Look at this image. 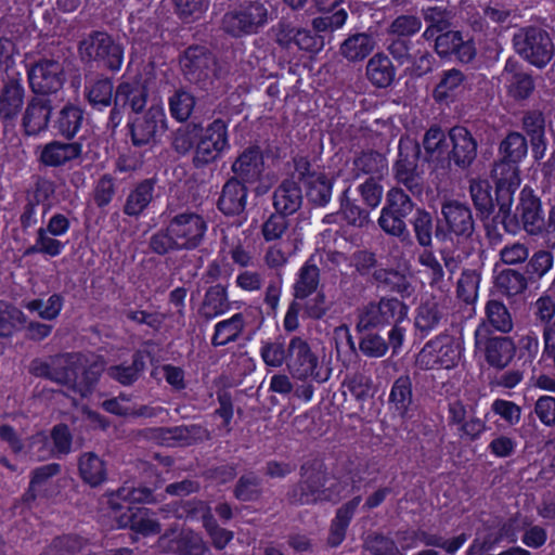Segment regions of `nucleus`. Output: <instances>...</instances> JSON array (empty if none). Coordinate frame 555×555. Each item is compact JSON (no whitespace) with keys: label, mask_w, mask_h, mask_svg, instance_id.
Here are the masks:
<instances>
[{"label":"nucleus","mask_w":555,"mask_h":555,"mask_svg":"<svg viewBox=\"0 0 555 555\" xmlns=\"http://www.w3.org/2000/svg\"><path fill=\"white\" fill-rule=\"evenodd\" d=\"M409 307L397 297H380L377 301H370L357 313L356 330L359 333L383 331L389 328L387 337L391 344L392 354H397L402 347L406 325Z\"/></svg>","instance_id":"obj_1"},{"label":"nucleus","mask_w":555,"mask_h":555,"mask_svg":"<svg viewBox=\"0 0 555 555\" xmlns=\"http://www.w3.org/2000/svg\"><path fill=\"white\" fill-rule=\"evenodd\" d=\"M300 479L286 493L291 505H314L319 502H337L338 485L326 487L327 473L324 465L317 460L305 462L299 470Z\"/></svg>","instance_id":"obj_2"},{"label":"nucleus","mask_w":555,"mask_h":555,"mask_svg":"<svg viewBox=\"0 0 555 555\" xmlns=\"http://www.w3.org/2000/svg\"><path fill=\"white\" fill-rule=\"evenodd\" d=\"M77 50L85 64L111 73H117L122 67L125 47L106 30H91L78 42Z\"/></svg>","instance_id":"obj_3"},{"label":"nucleus","mask_w":555,"mask_h":555,"mask_svg":"<svg viewBox=\"0 0 555 555\" xmlns=\"http://www.w3.org/2000/svg\"><path fill=\"white\" fill-rule=\"evenodd\" d=\"M268 0H244L227 11L220 21V29L234 39L259 34L270 21Z\"/></svg>","instance_id":"obj_4"},{"label":"nucleus","mask_w":555,"mask_h":555,"mask_svg":"<svg viewBox=\"0 0 555 555\" xmlns=\"http://www.w3.org/2000/svg\"><path fill=\"white\" fill-rule=\"evenodd\" d=\"M179 65L186 81L201 90H210L218 79L219 62L204 44H191L179 55Z\"/></svg>","instance_id":"obj_5"},{"label":"nucleus","mask_w":555,"mask_h":555,"mask_svg":"<svg viewBox=\"0 0 555 555\" xmlns=\"http://www.w3.org/2000/svg\"><path fill=\"white\" fill-rule=\"evenodd\" d=\"M440 216L435 229L438 241H447L452 236L459 242L472 240L476 232V220L467 203L444 198L440 204Z\"/></svg>","instance_id":"obj_6"},{"label":"nucleus","mask_w":555,"mask_h":555,"mask_svg":"<svg viewBox=\"0 0 555 555\" xmlns=\"http://www.w3.org/2000/svg\"><path fill=\"white\" fill-rule=\"evenodd\" d=\"M518 55L537 68H544L553 59L554 43L550 34L538 26L520 28L513 37Z\"/></svg>","instance_id":"obj_7"},{"label":"nucleus","mask_w":555,"mask_h":555,"mask_svg":"<svg viewBox=\"0 0 555 555\" xmlns=\"http://www.w3.org/2000/svg\"><path fill=\"white\" fill-rule=\"evenodd\" d=\"M415 204L401 189H391L387 193L386 204L378 218V225L388 235L398 237L402 243H411L410 232L404 219L414 210Z\"/></svg>","instance_id":"obj_8"},{"label":"nucleus","mask_w":555,"mask_h":555,"mask_svg":"<svg viewBox=\"0 0 555 555\" xmlns=\"http://www.w3.org/2000/svg\"><path fill=\"white\" fill-rule=\"evenodd\" d=\"M475 347L485 358L487 364L499 371L507 367L516 356V344L512 337L495 335L485 322L475 331Z\"/></svg>","instance_id":"obj_9"},{"label":"nucleus","mask_w":555,"mask_h":555,"mask_svg":"<svg viewBox=\"0 0 555 555\" xmlns=\"http://www.w3.org/2000/svg\"><path fill=\"white\" fill-rule=\"evenodd\" d=\"M286 367L293 378L307 380L311 378L321 384L328 379L330 372L321 374L318 356L312 351L307 340L294 336L288 343Z\"/></svg>","instance_id":"obj_10"},{"label":"nucleus","mask_w":555,"mask_h":555,"mask_svg":"<svg viewBox=\"0 0 555 555\" xmlns=\"http://www.w3.org/2000/svg\"><path fill=\"white\" fill-rule=\"evenodd\" d=\"M27 78L33 93L44 98L56 94L66 81L63 64L47 57H41L30 65Z\"/></svg>","instance_id":"obj_11"},{"label":"nucleus","mask_w":555,"mask_h":555,"mask_svg":"<svg viewBox=\"0 0 555 555\" xmlns=\"http://www.w3.org/2000/svg\"><path fill=\"white\" fill-rule=\"evenodd\" d=\"M229 147L228 126L218 118L207 126L201 134L194 150L192 164L196 169L205 168L215 163Z\"/></svg>","instance_id":"obj_12"},{"label":"nucleus","mask_w":555,"mask_h":555,"mask_svg":"<svg viewBox=\"0 0 555 555\" xmlns=\"http://www.w3.org/2000/svg\"><path fill=\"white\" fill-rule=\"evenodd\" d=\"M128 127L134 146L155 144L167 130L164 108L160 105H152L129 121Z\"/></svg>","instance_id":"obj_13"},{"label":"nucleus","mask_w":555,"mask_h":555,"mask_svg":"<svg viewBox=\"0 0 555 555\" xmlns=\"http://www.w3.org/2000/svg\"><path fill=\"white\" fill-rule=\"evenodd\" d=\"M168 225L169 233L175 236L182 250L198 247L207 230V223L203 217L191 211L176 215L169 220Z\"/></svg>","instance_id":"obj_14"},{"label":"nucleus","mask_w":555,"mask_h":555,"mask_svg":"<svg viewBox=\"0 0 555 555\" xmlns=\"http://www.w3.org/2000/svg\"><path fill=\"white\" fill-rule=\"evenodd\" d=\"M26 89L20 74L8 76L0 89V122L14 126L25 107Z\"/></svg>","instance_id":"obj_15"},{"label":"nucleus","mask_w":555,"mask_h":555,"mask_svg":"<svg viewBox=\"0 0 555 555\" xmlns=\"http://www.w3.org/2000/svg\"><path fill=\"white\" fill-rule=\"evenodd\" d=\"M450 146L448 164L453 163L462 170L468 169L477 157L478 143L472 132L462 126L452 127L448 132Z\"/></svg>","instance_id":"obj_16"},{"label":"nucleus","mask_w":555,"mask_h":555,"mask_svg":"<svg viewBox=\"0 0 555 555\" xmlns=\"http://www.w3.org/2000/svg\"><path fill=\"white\" fill-rule=\"evenodd\" d=\"M53 106L50 98L34 94L22 113V127L25 135L34 137L48 130Z\"/></svg>","instance_id":"obj_17"},{"label":"nucleus","mask_w":555,"mask_h":555,"mask_svg":"<svg viewBox=\"0 0 555 555\" xmlns=\"http://www.w3.org/2000/svg\"><path fill=\"white\" fill-rule=\"evenodd\" d=\"M516 208L522 229L530 235L541 234L544 227L541 201L531 188L525 186L520 191Z\"/></svg>","instance_id":"obj_18"},{"label":"nucleus","mask_w":555,"mask_h":555,"mask_svg":"<svg viewBox=\"0 0 555 555\" xmlns=\"http://www.w3.org/2000/svg\"><path fill=\"white\" fill-rule=\"evenodd\" d=\"M231 170L238 182L255 183L260 180L264 171V160L259 146L246 147L233 162Z\"/></svg>","instance_id":"obj_19"},{"label":"nucleus","mask_w":555,"mask_h":555,"mask_svg":"<svg viewBox=\"0 0 555 555\" xmlns=\"http://www.w3.org/2000/svg\"><path fill=\"white\" fill-rule=\"evenodd\" d=\"M158 545L176 555H205L209 551L201 534L193 530H183L173 539H169V532L165 531L158 539Z\"/></svg>","instance_id":"obj_20"},{"label":"nucleus","mask_w":555,"mask_h":555,"mask_svg":"<svg viewBox=\"0 0 555 555\" xmlns=\"http://www.w3.org/2000/svg\"><path fill=\"white\" fill-rule=\"evenodd\" d=\"M81 155L82 143L53 140L41 147L38 160L47 167H62L80 158Z\"/></svg>","instance_id":"obj_21"},{"label":"nucleus","mask_w":555,"mask_h":555,"mask_svg":"<svg viewBox=\"0 0 555 555\" xmlns=\"http://www.w3.org/2000/svg\"><path fill=\"white\" fill-rule=\"evenodd\" d=\"M248 189L236 178H230L222 186L217 208L228 217L241 216L247 205Z\"/></svg>","instance_id":"obj_22"},{"label":"nucleus","mask_w":555,"mask_h":555,"mask_svg":"<svg viewBox=\"0 0 555 555\" xmlns=\"http://www.w3.org/2000/svg\"><path fill=\"white\" fill-rule=\"evenodd\" d=\"M302 191L294 178L284 179L274 190L272 205L275 211L287 217L297 212L302 205Z\"/></svg>","instance_id":"obj_23"},{"label":"nucleus","mask_w":555,"mask_h":555,"mask_svg":"<svg viewBox=\"0 0 555 555\" xmlns=\"http://www.w3.org/2000/svg\"><path fill=\"white\" fill-rule=\"evenodd\" d=\"M352 172L354 178L364 175L367 179H383L388 172L387 158L375 150L362 151L353 157Z\"/></svg>","instance_id":"obj_24"},{"label":"nucleus","mask_w":555,"mask_h":555,"mask_svg":"<svg viewBox=\"0 0 555 555\" xmlns=\"http://www.w3.org/2000/svg\"><path fill=\"white\" fill-rule=\"evenodd\" d=\"M153 513L144 507H129L118 517L120 528H129L142 535L157 534L160 532V524L153 517Z\"/></svg>","instance_id":"obj_25"},{"label":"nucleus","mask_w":555,"mask_h":555,"mask_svg":"<svg viewBox=\"0 0 555 555\" xmlns=\"http://www.w3.org/2000/svg\"><path fill=\"white\" fill-rule=\"evenodd\" d=\"M522 130L530 138L533 155L537 159L544 157L546 150L545 117L541 111L532 109L524 113Z\"/></svg>","instance_id":"obj_26"},{"label":"nucleus","mask_w":555,"mask_h":555,"mask_svg":"<svg viewBox=\"0 0 555 555\" xmlns=\"http://www.w3.org/2000/svg\"><path fill=\"white\" fill-rule=\"evenodd\" d=\"M397 69L389 59L383 52L374 54L366 63V79L378 89L390 87L396 79Z\"/></svg>","instance_id":"obj_27"},{"label":"nucleus","mask_w":555,"mask_h":555,"mask_svg":"<svg viewBox=\"0 0 555 555\" xmlns=\"http://www.w3.org/2000/svg\"><path fill=\"white\" fill-rule=\"evenodd\" d=\"M82 357L78 353L55 356L53 382L76 393Z\"/></svg>","instance_id":"obj_28"},{"label":"nucleus","mask_w":555,"mask_h":555,"mask_svg":"<svg viewBox=\"0 0 555 555\" xmlns=\"http://www.w3.org/2000/svg\"><path fill=\"white\" fill-rule=\"evenodd\" d=\"M78 475L91 488H98L107 480L106 462L95 452H83L78 457Z\"/></svg>","instance_id":"obj_29"},{"label":"nucleus","mask_w":555,"mask_h":555,"mask_svg":"<svg viewBox=\"0 0 555 555\" xmlns=\"http://www.w3.org/2000/svg\"><path fill=\"white\" fill-rule=\"evenodd\" d=\"M465 75L456 68L443 70L439 82L433 90L431 96L439 105L453 103L463 88Z\"/></svg>","instance_id":"obj_30"},{"label":"nucleus","mask_w":555,"mask_h":555,"mask_svg":"<svg viewBox=\"0 0 555 555\" xmlns=\"http://www.w3.org/2000/svg\"><path fill=\"white\" fill-rule=\"evenodd\" d=\"M443 318V306L435 297H431L421 302L416 308L414 318L415 330L422 337H425L438 328Z\"/></svg>","instance_id":"obj_31"},{"label":"nucleus","mask_w":555,"mask_h":555,"mask_svg":"<svg viewBox=\"0 0 555 555\" xmlns=\"http://www.w3.org/2000/svg\"><path fill=\"white\" fill-rule=\"evenodd\" d=\"M149 89L139 81L120 82L115 91L116 106H129L135 114H141L146 106Z\"/></svg>","instance_id":"obj_32"},{"label":"nucleus","mask_w":555,"mask_h":555,"mask_svg":"<svg viewBox=\"0 0 555 555\" xmlns=\"http://www.w3.org/2000/svg\"><path fill=\"white\" fill-rule=\"evenodd\" d=\"M372 278L377 286H383L389 292L400 295V297L409 298L414 293V287L403 272L392 268L376 269Z\"/></svg>","instance_id":"obj_33"},{"label":"nucleus","mask_w":555,"mask_h":555,"mask_svg":"<svg viewBox=\"0 0 555 555\" xmlns=\"http://www.w3.org/2000/svg\"><path fill=\"white\" fill-rule=\"evenodd\" d=\"M422 145L425 150L424 162H448L450 141L440 126L434 125L426 130Z\"/></svg>","instance_id":"obj_34"},{"label":"nucleus","mask_w":555,"mask_h":555,"mask_svg":"<svg viewBox=\"0 0 555 555\" xmlns=\"http://www.w3.org/2000/svg\"><path fill=\"white\" fill-rule=\"evenodd\" d=\"M361 502V496H354L341 505L337 511L335 518L332 520L330 533L327 537V545L337 547L345 540L347 528Z\"/></svg>","instance_id":"obj_35"},{"label":"nucleus","mask_w":555,"mask_h":555,"mask_svg":"<svg viewBox=\"0 0 555 555\" xmlns=\"http://www.w3.org/2000/svg\"><path fill=\"white\" fill-rule=\"evenodd\" d=\"M375 48V40L367 33H357L346 38L340 47L339 53L348 62L357 63L366 59Z\"/></svg>","instance_id":"obj_36"},{"label":"nucleus","mask_w":555,"mask_h":555,"mask_svg":"<svg viewBox=\"0 0 555 555\" xmlns=\"http://www.w3.org/2000/svg\"><path fill=\"white\" fill-rule=\"evenodd\" d=\"M494 194L498 207V211L494 214L496 221H500L506 233L513 235L517 234L522 229V225L517 208L515 207V209H513L515 193H507L503 190L501 193Z\"/></svg>","instance_id":"obj_37"},{"label":"nucleus","mask_w":555,"mask_h":555,"mask_svg":"<svg viewBox=\"0 0 555 555\" xmlns=\"http://www.w3.org/2000/svg\"><path fill=\"white\" fill-rule=\"evenodd\" d=\"M519 163H511L501 156L494 163L492 178L495 180L494 193H501L503 190L507 193H515L520 185Z\"/></svg>","instance_id":"obj_38"},{"label":"nucleus","mask_w":555,"mask_h":555,"mask_svg":"<svg viewBox=\"0 0 555 555\" xmlns=\"http://www.w3.org/2000/svg\"><path fill=\"white\" fill-rule=\"evenodd\" d=\"M469 195L476 210L477 218L488 219L494 214L496 203L492 196V186L487 180H472Z\"/></svg>","instance_id":"obj_39"},{"label":"nucleus","mask_w":555,"mask_h":555,"mask_svg":"<svg viewBox=\"0 0 555 555\" xmlns=\"http://www.w3.org/2000/svg\"><path fill=\"white\" fill-rule=\"evenodd\" d=\"M398 149L395 176L418 172V160L422 155L421 144L416 140L401 138Z\"/></svg>","instance_id":"obj_40"},{"label":"nucleus","mask_w":555,"mask_h":555,"mask_svg":"<svg viewBox=\"0 0 555 555\" xmlns=\"http://www.w3.org/2000/svg\"><path fill=\"white\" fill-rule=\"evenodd\" d=\"M229 309L230 301L227 289L224 286L217 284L207 289L199 308V314L206 320H211L223 314Z\"/></svg>","instance_id":"obj_41"},{"label":"nucleus","mask_w":555,"mask_h":555,"mask_svg":"<svg viewBox=\"0 0 555 555\" xmlns=\"http://www.w3.org/2000/svg\"><path fill=\"white\" fill-rule=\"evenodd\" d=\"M83 121V111L74 104H66L54 122L57 133L70 141L79 131Z\"/></svg>","instance_id":"obj_42"},{"label":"nucleus","mask_w":555,"mask_h":555,"mask_svg":"<svg viewBox=\"0 0 555 555\" xmlns=\"http://www.w3.org/2000/svg\"><path fill=\"white\" fill-rule=\"evenodd\" d=\"M144 370V353L138 350L132 354L131 364L121 363L112 365L107 369V375L124 386H130L138 380Z\"/></svg>","instance_id":"obj_43"},{"label":"nucleus","mask_w":555,"mask_h":555,"mask_svg":"<svg viewBox=\"0 0 555 555\" xmlns=\"http://www.w3.org/2000/svg\"><path fill=\"white\" fill-rule=\"evenodd\" d=\"M334 177L321 173L304 184L306 197L314 207H325L332 199Z\"/></svg>","instance_id":"obj_44"},{"label":"nucleus","mask_w":555,"mask_h":555,"mask_svg":"<svg viewBox=\"0 0 555 555\" xmlns=\"http://www.w3.org/2000/svg\"><path fill=\"white\" fill-rule=\"evenodd\" d=\"M411 224L417 244L424 249L431 247L436 229L433 215L425 208H416Z\"/></svg>","instance_id":"obj_45"},{"label":"nucleus","mask_w":555,"mask_h":555,"mask_svg":"<svg viewBox=\"0 0 555 555\" xmlns=\"http://www.w3.org/2000/svg\"><path fill=\"white\" fill-rule=\"evenodd\" d=\"M263 494V480L255 472L243 474L236 481L233 495L241 502H256Z\"/></svg>","instance_id":"obj_46"},{"label":"nucleus","mask_w":555,"mask_h":555,"mask_svg":"<svg viewBox=\"0 0 555 555\" xmlns=\"http://www.w3.org/2000/svg\"><path fill=\"white\" fill-rule=\"evenodd\" d=\"M154 180L146 179L140 182L128 195L124 206V212L128 216L138 217L153 199Z\"/></svg>","instance_id":"obj_47"},{"label":"nucleus","mask_w":555,"mask_h":555,"mask_svg":"<svg viewBox=\"0 0 555 555\" xmlns=\"http://www.w3.org/2000/svg\"><path fill=\"white\" fill-rule=\"evenodd\" d=\"M529 283L528 279H526V273L515 269L498 271L494 280L496 288L506 296H515L524 293Z\"/></svg>","instance_id":"obj_48"},{"label":"nucleus","mask_w":555,"mask_h":555,"mask_svg":"<svg viewBox=\"0 0 555 555\" xmlns=\"http://www.w3.org/2000/svg\"><path fill=\"white\" fill-rule=\"evenodd\" d=\"M389 402L395 405L400 416H405L413 403L412 379L409 375L399 376L390 390Z\"/></svg>","instance_id":"obj_49"},{"label":"nucleus","mask_w":555,"mask_h":555,"mask_svg":"<svg viewBox=\"0 0 555 555\" xmlns=\"http://www.w3.org/2000/svg\"><path fill=\"white\" fill-rule=\"evenodd\" d=\"M202 132L203 127L199 122H186L176 130L172 139V149L179 155H186L195 150Z\"/></svg>","instance_id":"obj_50"},{"label":"nucleus","mask_w":555,"mask_h":555,"mask_svg":"<svg viewBox=\"0 0 555 555\" xmlns=\"http://www.w3.org/2000/svg\"><path fill=\"white\" fill-rule=\"evenodd\" d=\"M244 330V318L242 313H236L232 318L221 321L215 326V334L211 338L214 347L224 346L235 341Z\"/></svg>","instance_id":"obj_51"},{"label":"nucleus","mask_w":555,"mask_h":555,"mask_svg":"<svg viewBox=\"0 0 555 555\" xmlns=\"http://www.w3.org/2000/svg\"><path fill=\"white\" fill-rule=\"evenodd\" d=\"M499 153L511 163H520L528 153V143L524 134L511 131L500 143Z\"/></svg>","instance_id":"obj_52"},{"label":"nucleus","mask_w":555,"mask_h":555,"mask_svg":"<svg viewBox=\"0 0 555 555\" xmlns=\"http://www.w3.org/2000/svg\"><path fill=\"white\" fill-rule=\"evenodd\" d=\"M527 260L524 272L530 283L540 281L553 268L554 263L553 254L544 249L535 251Z\"/></svg>","instance_id":"obj_53"},{"label":"nucleus","mask_w":555,"mask_h":555,"mask_svg":"<svg viewBox=\"0 0 555 555\" xmlns=\"http://www.w3.org/2000/svg\"><path fill=\"white\" fill-rule=\"evenodd\" d=\"M86 95L92 106H109L113 99L112 79L102 75L99 76L89 86H86Z\"/></svg>","instance_id":"obj_54"},{"label":"nucleus","mask_w":555,"mask_h":555,"mask_svg":"<svg viewBox=\"0 0 555 555\" xmlns=\"http://www.w3.org/2000/svg\"><path fill=\"white\" fill-rule=\"evenodd\" d=\"M486 314L490 325L498 332L507 334L513 330V318L503 302L489 300L486 305Z\"/></svg>","instance_id":"obj_55"},{"label":"nucleus","mask_w":555,"mask_h":555,"mask_svg":"<svg viewBox=\"0 0 555 555\" xmlns=\"http://www.w3.org/2000/svg\"><path fill=\"white\" fill-rule=\"evenodd\" d=\"M27 318L14 305L0 300V337L9 338L16 330V324H25Z\"/></svg>","instance_id":"obj_56"},{"label":"nucleus","mask_w":555,"mask_h":555,"mask_svg":"<svg viewBox=\"0 0 555 555\" xmlns=\"http://www.w3.org/2000/svg\"><path fill=\"white\" fill-rule=\"evenodd\" d=\"M349 188L344 190L339 197L340 208L339 211L343 214L344 219L348 224L362 228L370 222L369 210L361 208L352 201L349 195Z\"/></svg>","instance_id":"obj_57"},{"label":"nucleus","mask_w":555,"mask_h":555,"mask_svg":"<svg viewBox=\"0 0 555 555\" xmlns=\"http://www.w3.org/2000/svg\"><path fill=\"white\" fill-rule=\"evenodd\" d=\"M176 443L180 447H190L211 439L210 431L201 424L173 426Z\"/></svg>","instance_id":"obj_58"},{"label":"nucleus","mask_w":555,"mask_h":555,"mask_svg":"<svg viewBox=\"0 0 555 555\" xmlns=\"http://www.w3.org/2000/svg\"><path fill=\"white\" fill-rule=\"evenodd\" d=\"M194 106V95L182 88L176 90L169 98V109L171 116L178 121H186L191 117Z\"/></svg>","instance_id":"obj_59"},{"label":"nucleus","mask_w":555,"mask_h":555,"mask_svg":"<svg viewBox=\"0 0 555 555\" xmlns=\"http://www.w3.org/2000/svg\"><path fill=\"white\" fill-rule=\"evenodd\" d=\"M320 279V270L315 264L309 262L305 263L299 271V279L297 280L294 291L295 297L305 299L313 292H315Z\"/></svg>","instance_id":"obj_60"},{"label":"nucleus","mask_w":555,"mask_h":555,"mask_svg":"<svg viewBox=\"0 0 555 555\" xmlns=\"http://www.w3.org/2000/svg\"><path fill=\"white\" fill-rule=\"evenodd\" d=\"M480 274L476 270H464L456 285V296L467 305L476 301Z\"/></svg>","instance_id":"obj_61"},{"label":"nucleus","mask_w":555,"mask_h":555,"mask_svg":"<svg viewBox=\"0 0 555 555\" xmlns=\"http://www.w3.org/2000/svg\"><path fill=\"white\" fill-rule=\"evenodd\" d=\"M364 547L371 555H404L397 546L395 540L378 532H372L366 535Z\"/></svg>","instance_id":"obj_62"},{"label":"nucleus","mask_w":555,"mask_h":555,"mask_svg":"<svg viewBox=\"0 0 555 555\" xmlns=\"http://www.w3.org/2000/svg\"><path fill=\"white\" fill-rule=\"evenodd\" d=\"M272 30L276 44L282 49L288 50L294 46L300 27H297L292 17L287 14L280 18Z\"/></svg>","instance_id":"obj_63"},{"label":"nucleus","mask_w":555,"mask_h":555,"mask_svg":"<svg viewBox=\"0 0 555 555\" xmlns=\"http://www.w3.org/2000/svg\"><path fill=\"white\" fill-rule=\"evenodd\" d=\"M422 28V21L415 15L402 14L397 16L388 26V34L395 38L411 39Z\"/></svg>","instance_id":"obj_64"}]
</instances>
